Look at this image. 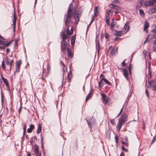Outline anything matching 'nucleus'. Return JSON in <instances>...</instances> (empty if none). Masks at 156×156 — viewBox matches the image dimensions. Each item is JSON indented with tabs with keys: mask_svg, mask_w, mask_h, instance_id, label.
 Returning a JSON list of instances; mask_svg holds the SVG:
<instances>
[{
	"mask_svg": "<svg viewBox=\"0 0 156 156\" xmlns=\"http://www.w3.org/2000/svg\"><path fill=\"white\" fill-rule=\"evenodd\" d=\"M73 3H71L69 7L67 15H65L64 18L65 25L66 26L68 25L70 22V18L72 16V13H73V15L80 16L83 12V9L81 7L78 8H77V7H75L74 11L72 12V10L73 9Z\"/></svg>",
	"mask_w": 156,
	"mask_h": 156,
	"instance_id": "nucleus-1",
	"label": "nucleus"
},
{
	"mask_svg": "<svg viewBox=\"0 0 156 156\" xmlns=\"http://www.w3.org/2000/svg\"><path fill=\"white\" fill-rule=\"evenodd\" d=\"M127 117V114L126 113H123L119 120V122L123 124L125 123L126 122Z\"/></svg>",
	"mask_w": 156,
	"mask_h": 156,
	"instance_id": "nucleus-2",
	"label": "nucleus"
},
{
	"mask_svg": "<svg viewBox=\"0 0 156 156\" xmlns=\"http://www.w3.org/2000/svg\"><path fill=\"white\" fill-rule=\"evenodd\" d=\"M156 4V0H149V1H145L144 4L146 6H150Z\"/></svg>",
	"mask_w": 156,
	"mask_h": 156,
	"instance_id": "nucleus-3",
	"label": "nucleus"
},
{
	"mask_svg": "<svg viewBox=\"0 0 156 156\" xmlns=\"http://www.w3.org/2000/svg\"><path fill=\"white\" fill-rule=\"evenodd\" d=\"M102 81H104L107 84H108L109 85H111V83L109 82L105 78H103L101 79L99 83L98 87L99 88H101V86L102 83Z\"/></svg>",
	"mask_w": 156,
	"mask_h": 156,
	"instance_id": "nucleus-4",
	"label": "nucleus"
},
{
	"mask_svg": "<svg viewBox=\"0 0 156 156\" xmlns=\"http://www.w3.org/2000/svg\"><path fill=\"white\" fill-rule=\"evenodd\" d=\"M21 64V60H18L16 62V70L14 72L15 73L17 71H19L20 67Z\"/></svg>",
	"mask_w": 156,
	"mask_h": 156,
	"instance_id": "nucleus-5",
	"label": "nucleus"
},
{
	"mask_svg": "<svg viewBox=\"0 0 156 156\" xmlns=\"http://www.w3.org/2000/svg\"><path fill=\"white\" fill-rule=\"evenodd\" d=\"M149 84L151 86H152L153 85L152 87L153 90L154 91H156V80H152L149 82Z\"/></svg>",
	"mask_w": 156,
	"mask_h": 156,
	"instance_id": "nucleus-6",
	"label": "nucleus"
},
{
	"mask_svg": "<svg viewBox=\"0 0 156 156\" xmlns=\"http://www.w3.org/2000/svg\"><path fill=\"white\" fill-rule=\"evenodd\" d=\"M67 44L66 40H62L61 44V49L64 50L67 46Z\"/></svg>",
	"mask_w": 156,
	"mask_h": 156,
	"instance_id": "nucleus-7",
	"label": "nucleus"
},
{
	"mask_svg": "<svg viewBox=\"0 0 156 156\" xmlns=\"http://www.w3.org/2000/svg\"><path fill=\"white\" fill-rule=\"evenodd\" d=\"M123 75L126 78V79L128 81H129V78L128 77V74L127 70L126 69L123 68Z\"/></svg>",
	"mask_w": 156,
	"mask_h": 156,
	"instance_id": "nucleus-8",
	"label": "nucleus"
},
{
	"mask_svg": "<svg viewBox=\"0 0 156 156\" xmlns=\"http://www.w3.org/2000/svg\"><path fill=\"white\" fill-rule=\"evenodd\" d=\"M153 5L155 8L150 9L148 11V13L150 14H152L156 12V4H154Z\"/></svg>",
	"mask_w": 156,
	"mask_h": 156,
	"instance_id": "nucleus-9",
	"label": "nucleus"
},
{
	"mask_svg": "<svg viewBox=\"0 0 156 156\" xmlns=\"http://www.w3.org/2000/svg\"><path fill=\"white\" fill-rule=\"evenodd\" d=\"M118 48H113L111 51V54L112 55H114L118 53Z\"/></svg>",
	"mask_w": 156,
	"mask_h": 156,
	"instance_id": "nucleus-10",
	"label": "nucleus"
},
{
	"mask_svg": "<svg viewBox=\"0 0 156 156\" xmlns=\"http://www.w3.org/2000/svg\"><path fill=\"white\" fill-rule=\"evenodd\" d=\"M80 16H76V15H73V18L75 19V25L77 24L79 20Z\"/></svg>",
	"mask_w": 156,
	"mask_h": 156,
	"instance_id": "nucleus-11",
	"label": "nucleus"
},
{
	"mask_svg": "<svg viewBox=\"0 0 156 156\" xmlns=\"http://www.w3.org/2000/svg\"><path fill=\"white\" fill-rule=\"evenodd\" d=\"M48 71H47L46 70H45V69H44L43 70V73H42V75H43V76H44L45 77H46L48 75V74H49V69H48Z\"/></svg>",
	"mask_w": 156,
	"mask_h": 156,
	"instance_id": "nucleus-12",
	"label": "nucleus"
},
{
	"mask_svg": "<svg viewBox=\"0 0 156 156\" xmlns=\"http://www.w3.org/2000/svg\"><path fill=\"white\" fill-rule=\"evenodd\" d=\"M1 77L3 81L5 84L6 86L8 88H9V83H8V81L4 77L2 76H1Z\"/></svg>",
	"mask_w": 156,
	"mask_h": 156,
	"instance_id": "nucleus-13",
	"label": "nucleus"
},
{
	"mask_svg": "<svg viewBox=\"0 0 156 156\" xmlns=\"http://www.w3.org/2000/svg\"><path fill=\"white\" fill-rule=\"evenodd\" d=\"M149 27V23L147 21H145L144 24V30L146 31L147 30V28Z\"/></svg>",
	"mask_w": 156,
	"mask_h": 156,
	"instance_id": "nucleus-14",
	"label": "nucleus"
},
{
	"mask_svg": "<svg viewBox=\"0 0 156 156\" xmlns=\"http://www.w3.org/2000/svg\"><path fill=\"white\" fill-rule=\"evenodd\" d=\"M67 55L68 57H70L71 58H72L73 57V55L71 50L69 48H67Z\"/></svg>",
	"mask_w": 156,
	"mask_h": 156,
	"instance_id": "nucleus-15",
	"label": "nucleus"
},
{
	"mask_svg": "<svg viewBox=\"0 0 156 156\" xmlns=\"http://www.w3.org/2000/svg\"><path fill=\"white\" fill-rule=\"evenodd\" d=\"M93 93V91L90 90L86 98V101H87L89 99V98L92 97V95Z\"/></svg>",
	"mask_w": 156,
	"mask_h": 156,
	"instance_id": "nucleus-16",
	"label": "nucleus"
},
{
	"mask_svg": "<svg viewBox=\"0 0 156 156\" xmlns=\"http://www.w3.org/2000/svg\"><path fill=\"white\" fill-rule=\"evenodd\" d=\"M111 6H112L111 7V8H113L117 10H119L120 9L119 7L114 4H111Z\"/></svg>",
	"mask_w": 156,
	"mask_h": 156,
	"instance_id": "nucleus-17",
	"label": "nucleus"
},
{
	"mask_svg": "<svg viewBox=\"0 0 156 156\" xmlns=\"http://www.w3.org/2000/svg\"><path fill=\"white\" fill-rule=\"evenodd\" d=\"M115 32L114 34L117 37L120 36L123 33V32L122 31H118L117 30H115Z\"/></svg>",
	"mask_w": 156,
	"mask_h": 156,
	"instance_id": "nucleus-18",
	"label": "nucleus"
},
{
	"mask_svg": "<svg viewBox=\"0 0 156 156\" xmlns=\"http://www.w3.org/2000/svg\"><path fill=\"white\" fill-rule=\"evenodd\" d=\"M61 35L62 36V40H65L67 38V36L65 34V32L64 31H62L61 32Z\"/></svg>",
	"mask_w": 156,
	"mask_h": 156,
	"instance_id": "nucleus-19",
	"label": "nucleus"
},
{
	"mask_svg": "<svg viewBox=\"0 0 156 156\" xmlns=\"http://www.w3.org/2000/svg\"><path fill=\"white\" fill-rule=\"evenodd\" d=\"M67 78H68V82H70L72 77V73L71 71H70L67 74Z\"/></svg>",
	"mask_w": 156,
	"mask_h": 156,
	"instance_id": "nucleus-20",
	"label": "nucleus"
},
{
	"mask_svg": "<svg viewBox=\"0 0 156 156\" xmlns=\"http://www.w3.org/2000/svg\"><path fill=\"white\" fill-rule=\"evenodd\" d=\"M42 129V125L41 124H39L38 125V128L37 132V134H39L40 133Z\"/></svg>",
	"mask_w": 156,
	"mask_h": 156,
	"instance_id": "nucleus-21",
	"label": "nucleus"
},
{
	"mask_svg": "<svg viewBox=\"0 0 156 156\" xmlns=\"http://www.w3.org/2000/svg\"><path fill=\"white\" fill-rule=\"evenodd\" d=\"M75 36L74 35H73L71 37V44L72 45H73L75 43Z\"/></svg>",
	"mask_w": 156,
	"mask_h": 156,
	"instance_id": "nucleus-22",
	"label": "nucleus"
},
{
	"mask_svg": "<svg viewBox=\"0 0 156 156\" xmlns=\"http://www.w3.org/2000/svg\"><path fill=\"white\" fill-rule=\"evenodd\" d=\"M101 95L102 96V97L103 98V100L106 102H107L108 101V98L106 97V95L105 94H101Z\"/></svg>",
	"mask_w": 156,
	"mask_h": 156,
	"instance_id": "nucleus-23",
	"label": "nucleus"
},
{
	"mask_svg": "<svg viewBox=\"0 0 156 156\" xmlns=\"http://www.w3.org/2000/svg\"><path fill=\"white\" fill-rule=\"evenodd\" d=\"M123 123L119 122H119L117 125V129L119 130V131L122 127V124Z\"/></svg>",
	"mask_w": 156,
	"mask_h": 156,
	"instance_id": "nucleus-24",
	"label": "nucleus"
},
{
	"mask_svg": "<svg viewBox=\"0 0 156 156\" xmlns=\"http://www.w3.org/2000/svg\"><path fill=\"white\" fill-rule=\"evenodd\" d=\"M116 24V22L113 20L111 24L110 28H113L114 27Z\"/></svg>",
	"mask_w": 156,
	"mask_h": 156,
	"instance_id": "nucleus-25",
	"label": "nucleus"
},
{
	"mask_svg": "<svg viewBox=\"0 0 156 156\" xmlns=\"http://www.w3.org/2000/svg\"><path fill=\"white\" fill-rule=\"evenodd\" d=\"M125 28V30L126 31V32H127L129 31V26L128 24H125L124 26Z\"/></svg>",
	"mask_w": 156,
	"mask_h": 156,
	"instance_id": "nucleus-26",
	"label": "nucleus"
},
{
	"mask_svg": "<svg viewBox=\"0 0 156 156\" xmlns=\"http://www.w3.org/2000/svg\"><path fill=\"white\" fill-rule=\"evenodd\" d=\"M14 20L13 21V25H16V16L15 14H14L13 16Z\"/></svg>",
	"mask_w": 156,
	"mask_h": 156,
	"instance_id": "nucleus-27",
	"label": "nucleus"
},
{
	"mask_svg": "<svg viewBox=\"0 0 156 156\" xmlns=\"http://www.w3.org/2000/svg\"><path fill=\"white\" fill-rule=\"evenodd\" d=\"M41 79L43 81L41 83V85L42 86H44L46 83V80H45L44 78L43 77H42Z\"/></svg>",
	"mask_w": 156,
	"mask_h": 156,
	"instance_id": "nucleus-28",
	"label": "nucleus"
},
{
	"mask_svg": "<svg viewBox=\"0 0 156 156\" xmlns=\"http://www.w3.org/2000/svg\"><path fill=\"white\" fill-rule=\"evenodd\" d=\"M62 66H63V76L64 77V75H66V72L65 71V65L63 63H62Z\"/></svg>",
	"mask_w": 156,
	"mask_h": 156,
	"instance_id": "nucleus-29",
	"label": "nucleus"
},
{
	"mask_svg": "<svg viewBox=\"0 0 156 156\" xmlns=\"http://www.w3.org/2000/svg\"><path fill=\"white\" fill-rule=\"evenodd\" d=\"M94 16H97V13L98 12V7H95L94 8Z\"/></svg>",
	"mask_w": 156,
	"mask_h": 156,
	"instance_id": "nucleus-30",
	"label": "nucleus"
},
{
	"mask_svg": "<svg viewBox=\"0 0 156 156\" xmlns=\"http://www.w3.org/2000/svg\"><path fill=\"white\" fill-rule=\"evenodd\" d=\"M86 121H87V124H88L89 127L90 128H91V125H93V123L92 122L91 123V122H90L89 121H88V120H87V119L86 120Z\"/></svg>",
	"mask_w": 156,
	"mask_h": 156,
	"instance_id": "nucleus-31",
	"label": "nucleus"
},
{
	"mask_svg": "<svg viewBox=\"0 0 156 156\" xmlns=\"http://www.w3.org/2000/svg\"><path fill=\"white\" fill-rule=\"evenodd\" d=\"M139 13H140V15L141 16H144V11H143V10L141 9H140L139 11Z\"/></svg>",
	"mask_w": 156,
	"mask_h": 156,
	"instance_id": "nucleus-32",
	"label": "nucleus"
},
{
	"mask_svg": "<svg viewBox=\"0 0 156 156\" xmlns=\"http://www.w3.org/2000/svg\"><path fill=\"white\" fill-rule=\"evenodd\" d=\"M109 16H106V23L109 26L110 25V23L109 22Z\"/></svg>",
	"mask_w": 156,
	"mask_h": 156,
	"instance_id": "nucleus-33",
	"label": "nucleus"
},
{
	"mask_svg": "<svg viewBox=\"0 0 156 156\" xmlns=\"http://www.w3.org/2000/svg\"><path fill=\"white\" fill-rule=\"evenodd\" d=\"M109 37V35L106 32V30H105V37L106 39H108Z\"/></svg>",
	"mask_w": 156,
	"mask_h": 156,
	"instance_id": "nucleus-34",
	"label": "nucleus"
},
{
	"mask_svg": "<svg viewBox=\"0 0 156 156\" xmlns=\"http://www.w3.org/2000/svg\"><path fill=\"white\" fill-rule=\"evenodd\" d=\"M2 68L4 70H5V65L4 64V60H3L2 62Z\"/></svg>",
	"mask_w": 156,
	"mask_h": 156,
	"instance_id": "nucleus-35",
	"label": "nucleus"
},
{
	"mask_svg": "<svg viewBox=\"0 0 156 156\" xmlns=\"http://www.w3.org/2000/svg\"><path fill=\"white\" fill-rule=\"evenodd\" d=\"M11 41L9 42V43H7L6 41H5V44H4V46L5 47L9 46L11 44Z\"/></svg>",
	"mask_w": 156,
	"mask_h": 156,
	"instance_id": "nucleus-36",
	"label": "nucleus"
},
{
	"mask_svg": "<svg viewBox=\"0 0 156 156\" xmlns=\"http://www.w3.org/2000/svg\"><path fill=\"white\" fill-rule=\"evenodd\" d=\"M9 58L8 57L6 58V63L7 65H9Z\"/></svg>",
	"mask_w": 156,
	"mask_h": 156,
	"instance_id": "nucleus-37",
	"label": "nucleus"
},
{
	"mask_svg": "<svg viewBox=\"0 0 156 156\" xmlns=\"http://www.w3.org/2000/svg\"><path fill=\"white\" fill-rule=\"evenodd\" d=\"M73 33V31H72L71 32H70L69 30V27H67V34L68 35L69 34H72Z\"/></svg>",
	"mask_w": 156,
	"mask_h": 156,
	"instance_id": "nucleus-38",
	"label": "nucleus"
},
{
	"mask_svg": "<svg viewBox=\"0 0 156 156\" xmlns=\"http://www.w3.org/2000/svg\"><path fill=\"white\" fill-rule=\"evenodd\" d=\"M128 70H129V73L130 74V75L131 76L132 72H131V64H130L129 65V67H128Z\"/></svg>",
	"mask_w": 156,
	"mask_h": 156,
	"instance_id": "nucleus-39",
	"label": "nucleus"
},
{
	"mask_svg": "<svg viewBox=\"0 0 156 156\" xmlns=\"http://www.w3.org/2000/svg\"><path fill=\"white\" fill-rule=\"evenodd\" d=\"M123 107H124V105L123 106L122 108L120 110V111L119 113L118 114V115L116 116V118L117 117H118L121 114V113H122V111H123Z\"/></svg>",
	"mask_w": 156,
	"mask_h": 156,
	"instance_id": "nucleus-40",
	"label": "nucleus"
},
{
	"mask_svg": "<svg viewBox=\"0 0 156 156\" xmlns=\"http://www.w3.org/2000/svg\"><path fill=\"white\" fill-rule=\"evenodd\" d=\"M30 128L33 130L34 128V124H31L30 126Z\"/></svg>",
	"mask_w": 156,
	"mask_h": 156,
	"instance_id": "nucleus-41",
	"label": "nucleus"
},
{
	"mask_svg": "<svg viewBox=\"0 0 156 156\" xmlns=\"http://www.w3.org/2000/svg\"><path fill=\"white\" fill-rule=\"evenodd\" d=\"M34 150L35 152L38 151V147L37 145H36L35 146Z\"/></svg>",
	"mask_w": 156,
	"mask_h": 156,
	"instance_id": "nucleus-42",
	"label": "nucleus"
},
{
	"mask_svg": "<svg viewBox=\"0 0 156 156\" xmlns=\"http://www.w3.org/2000/svg\"><path fill=\"white\" fill-rule=\"evenodd\" d=\"M41 147L43 151H44V147L43 145V139H41Z\"/></svg>",
	"mask_w": 156,
	"mask_h": 156,
	"instance_id": "nucleus-43",
	"label": "nucleus"
},
{
	"mask_svg": "<svg viewBox=\"0 0 156 156\" xmlns=\"http://www.w3.org/2000/svg\"><path fill=\"white\" fill-rule=\"evenodd\" d=\"M13 60H11L10 62H9V65L10 66V69H11V66L13 63Z\"/></svg>",
	"mask_w": 156,
	"mask_h": 156,
	"instance_id": "nucleus-44",
	"label": "nucleus"
},
{
	"mask_svg": "<svg viewBox=\"0 0 156 156\" xmlns=\"http://www.w3.org/2000/svg\"><path fill=\"white\" fill-rule=\"evenodd\" d=\"M96 48H97L98 47V45H99V46H100V44L99 42L98 41H96Z\"/></svg>",
	"mask_w": 156,
	"mask_h": 156,
	"instance_id": "nucleus-45",
	"label": "nucleus"
},
{
	"mask_svg": "<svg viewBox=\"0 0 156 156\" xmlns=\"http://www.w3.org/2000/svg\"><path fill=\"white\" fill-rule=\"evenodd\" d=\"M36 138V137H32L30 140V142L31 144H32L34 140H35Z\"/></svg>",
	"mask_w": 156,
	"mask_h": 156,
	"instance_id": "nucleus-46",
	"label": "nucleus"
},
{
	"mask_svg": "<svg viewBox=\"0 0 156 156\" xmlns=\"http://www.w3.org/2000/svg\"><path fill=\"white\" fill-rule=\"evenodd\" d=\"M96 49L97 50L98 54V55H99V53H100V48L99 46V45H98V48H96Z\"/></svg>",
	"mask_w": 156,
	"mask_h": 156,
	"instance_id": "nucleus-47",
	"label": "nucleus"
},
{
	"mask_svg": "<svg viewBox=\"0 0 156 156\" xmlns=\"http://www.w3.org/2000/svg\"><path fill=\"white\" fill-rule=\"evenodd\" d=\"M156 139V135L153 138V140H152L151 143L153 144V143H154Z\"/></svg>",
	"mask_w": 156,
	"mask_h": 156,
	"instance_id": "nucleus-48",
	"label": "nucleus"
},
{
	"mask_svg": "<svg viewBox=\"0 0 156 156\" xmlns=\"http://www.w3.org/2000/svg\"><path fill=\"white\" fill-rule=\"evenodd\" d=\"M113 47H112L111 46H110L109 48L107 49V52L108 53L110 51V50Z\"/></svg>",
	"mask_w": 156,
	"mask_h": 156,
	"instance_id": "nucleus-49",
	"label": "nucleus"
},
{
	"mask_svg": "<svg viewBox=\"0 0 156 156\" xmlns=\"http://www.w3.org/2000/svg\"><path fill=\"white\" fill-rule=\"evenodd\" d=\"M5 41H2L0 40V44L4 46L5 44Z\"/></svg>",
	"mask_w": 156,
	"mask_h": 156,
	"instance_id": "nucleus-50",
	"label": "nucleus"
},
{
	"mask_svg": "<svg viewBox=\"0 0 156 156\" xmlns=\"http://www.w3.org/2000/svg\"><path fill=\"white\" fill-rule=\"evenodd\" d=\"M153 51H154L155 52L156 51V45H153Z\"/></svg>",
	"mask_w": 156,
	"mask_h": 156,
	"instance_id": "nucleus-51",
	"label": "nucleus"
},
{
	"mask_svg": "<svg viewBox=\"0 0 156 156\" xmlns=\"http://www.w3.org/2000/svg\"><path fill=\"white\" fill-rule=\"evenodd\" d=\"M122 148L123 150L124 151L126 152H127L128 151L127 149L125 148L123 146H122Z\"/></svg>",
	"mask_w": 156,
	"mask_h": 156,
	"instance_id": "nucleus-52",
	"label": "nucleus"
},
{
	"mask_svg": "<svg viewBox=\"0 0 156 156\" xmlns=\"http://www.w3.org/2000/svg\"><path fill=\"white\" fill-rule=\"evenodd\" d=\"M114 120L113 119H111L110 120V122L111 123L112 125H115V122H114Z\"/></svg>",
	"mask_w": 156,
	"mask_h": 156,
	"instance_id": "nucleus-53",
	"label": "nucleus"
},
{
	"mask_svg": "<svg viewBox=\"0 0 156 156\" xmlns=\"http://www.w3.org/2000/svg\"><path fill=\"white\" fill-rule=\"evenodd\" d=\"M122 144L123 145H125L126 146H127L128 145V143H127L124 142L123 141H122Z\"/></svg>",
	"mask_w": 156,
	"mask_h": 156,
	"instance_id": "nucleus-54",
	"label": "nucleus"
},
{
	"mask_svg": "<svg viewBox=\"0 0 156 156\" xmlns=\"http://www.w3.org/2000/svg\"><path fill=\"white\" fill-rule=\"evenodd\" d=\"M145 94H146L147 96V97H149V93H148L147 90L146 89L145 90Z\"/></svg>",
	"mask_w": 156,
	"mask_h": 156,
	"instance_id": "nucleus-55",
	"label": "nucleus"
},
{
	"mask_svg": "<svg viewBox=\"0 0 156 156\" xmlns=\"http://www.w3.org/2000/svg\"><path fill=\"white\" fill-rule=\"evenodd\" d=\"M151 32L153 34H156V27H155V29L151 31Z\"/></svg>",
	"mask_w": 156,
	"mask_h": 156,
	"instance_id": "nucleus-56",
	"label": "nucleus"
},
{
	"mask_svg": "<svg viewBox=\"0 0 156 156\" xmlns=\"http://www.w3.org/2000/svg\"><path fill=\"white\" fill-rule=\"evenodd\" d=\"M32 130L31 129L29 128L27 130V132L28 133H31L32 132Z\"/></svg>",
	"mask_w": 156,
	"mask_h": 156,
	"instance_id": "nucleus-57",
	"label": "nucleus"
},
{
	"mask_svg": "<svg viewBox=\"0 0 156 156\" xmlns=\"http://www.w3.org/2000/svg\"><path fill=\"white\" fill-rule=\"evenodd\" d=\"M125 60L123 61L122 62V65L123 66H126V64L125 63Z\"/></svg>",
	"mask_w": 156,
	"mask_h": 156,
	"instance_id": "nucleus-58",
	"label": "nucleus"
},
{
	"mask_svg": "<svg viewBox=\"0 0 156 156\" xmlns=\"http://www.w3.org/2000/svg\"><path fill=\"white\" fill-rule=\"evenodd\" d=\"M35 154L37 156H39L40 154V153H39V152L38 151H37L36 152H35Z\"/></svg>",
	"mask_w": 156,
	"mask_h": 156,
	"instance_id": "nucleus-59",
	"label": "nucleus"
},
{
	"mask_svg": "<svg viewBox=\"0 0 156 156\" xmlns=\"http://www.w3.org/2000/svg\"><path fill=\"white\" fill-rule=\"evenodd\" d=\"M111 10H109L107 11L106 13L108 15H109L110 13L111 12Z\"/></svg>",
	"mask_w": 156,
	"mask_h": 156,
	"instance_id": "nucleus-60",
	"label": "nucleus"
},
{
	"mask_svg": "<svg viewBox=\"0 0 156 156\" xmlns=\"http://www.w3.org/2000/svg\"><path fill=\"white\" fill-rule=\"evenodd\" d=\"M9 51H10L9 49L8 48H7L6 49V53H8L9 52Z\"/></svg>",
	"mask_w": 156,
	"mask_h": 156,
	"instance_id": "nucleus-61",
	"label": "nucleus"
},
{
	"mask_svg": "<svg viewBox=\"0 0 156 156\" xmlns=\"http://www.w3.org/2000/svg\"><path fill=\"white\" fill-rule=\"evenodd\" d=\"M126 142H128V138L127 136H126L124 138Z\"/></svg>",
	"mask_w": 156,
	"mask_h": 156,
	"instance_id": "nucleus-62",
	"label": "nucleus"
},
{
	"mask_svg": "<svg viewBox=\"0 0 156 156\" xmlns=\"http://www.w3.org/2000/svg\"><path fill=\"white\" fill-rule=\"evenodd\" d=\"M124 154L123 152H122L121 153L120 156H124Z\"/></svg>",
	"mask_w": 156,
	"mask_h": 156,
	"instance_id": "nucleus-63",
	"label": "nucleus"
},
{
	"mask_svg": "<svg viewBox=\"0 0 156 156\" xmlns=\"http://www.w3.org/2000/svg\"><path fill=\"white\" fill-rule=\"evenodd\" d=\"M153 45H156V38L154 41Z\"/></svg>",
	"mask_w": 156,
	"mask_h": 156,
	"instance_id": "nucleus-64",
	"label": "nucleus"
}]
</instances>
